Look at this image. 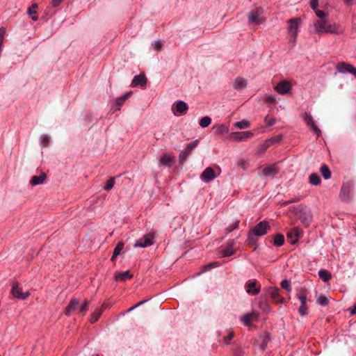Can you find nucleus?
<instances>
[{
    "mask_svg": "<svg viewBox=\"0 0 356 356\" xmlns=\"http://www.w3.org/2000/svg\"><path fill=\"white\" fill-rule=\"evenodd\" d=\"M270 229L268 222L266 220L261 221L254 227L250 229L248 233L247 243L250 247L257 248V241L259 237L266 234Z\"/></svg>",
    "mask_w": 356,
    "mask_h": 356,
    "instance_id": "f257e3e1",
    "label": "nucleus"
},
{
    "mask_svg": "<svg viewBox=\"0 0 356 356\" xmlns=\"http://www.w3.org/2000/svg\"><path fill=\"white\" fill-rule=\"evenodd\" d=\"M315 31L317 33H336L337 28L334 24L330 21L321 19L314 23Z\"/></svg>",
    "mask_w": 356,
    "mask_h": 356,
    "instance_id": "f03ea898",
    "label": "nucleus"
},
{
    "mask_svg": "<svg viewBox=\"0 0 356 356\" xmlns=\"http://www.w3.org/2000/svg\"><path fill=\"white\" fill-rule=\"evenodd\" d=\"M248 18L249 24L256 26L264 23L266 20L264 17V10L261 8L251 10L248 15Z\"/></svg>",
    "mask_w": 356,
    "mask_h": 356,
    "instance_id": "7ed1b4c3",
    "label": "nucleus"
},
{
    "mask_svg": "<svg viewBox=\"0 0 356 356\" xmlns=\"http://www.w3.org/2000/svg\"><path fill=\"white\" fill-rule=\"evenodd\" d=\"M355 189V183L353 180L344 182L341 186L340 196L344 200H348L351 198V193Z\"/></svg>",
    "mask_w": 356,
    "mask_h": 356,
    "instance_id": "20e7f679",
    "label": "nucleus"
},
{
    "mask_svg": "<svg viewBox=\"0 0 356 356\" xmlns=\"http://www.w3.org/2000/svg\"><path fill=\"white\" fill-rule=\"evenodd\" d=\"M297 297L300 301L298 312L301 316H305L308 313V307L307 306V290L302 288L297 294Z\"/></svg>",
    "mask_w": 356,
    "mask_h": 356,
    "instance_id": "39448f33",
    "label": "nucleus"
},
{
    "mask_svg": "<svg viewBox=\"0 0 356 356\" xmlns=\"http://www.w3.org/2000/svg\"><path fill=\"white\" fill-rule=\"evenodd\" d=\"M245 291L252 296L257 295L261 291V284L256 280H250L245 284Z\"/></svg>",
    "mask_w": 356,
    "mask_h": 356,
    "instance_id": "423d86ee",
    "label": "nucleus"
},
{
    "mask_svg": "<svg viewBox=\"0 0 356 356\" xmlns=\"http://www.w3.org/2000/svg\"><path fill=\"white\" fill-rule=\"evenodd\" d=\"M198 143V140L191 142L187 145V147L184 151L181 152L179 157V163L181 165H183L184 163L188 159L192 151L197 147Z\"/></svg>",
    "mask_w": 356,
    "mask_h": 356,
    "instance_id": "0eeeda50",
    "label": "nucleus"
},
{
    "mask_svg": "<svg viewBox=\"0 0 356 356\" xmlns=\"http://www.w3.org/2000/svg\"><path fill=\"white\" fill-rule=\"evenodd\" d=\"M12 295L19 299L25 300L30 296V293L29 291L23 292L22 289L19 287L17 282H13L11 289Z\"/></svg>",
    "mask_w": 356,
    "mask_h": 356,
    "instance_id": "6e6552de",
    "label": "nucleus"
},
{
    "mask_svg": "<svg viewBox=\"0 0 356 356\" xmlns=\"http://www.w3.org/2000/svg\"><path fill=\"white\" fill-rule=\"evenodd\" d=\"M253 135V132L250 131L241 132H232L229 135V138L234 141H243L246 140L248 138L252 137Z\"/></svg>",
    "mask_w": 356,
    "mask_h": 356,
    "instance_id": "1a4fd4ad",
    "label": "nucleus"
},
{
    "mask_svg": "<svg viewBox=\"0 0 356 356\" xmlns=\"http://www.w3.org/2000/svg\"><path fill=\"white\" fill-rule=\"evenodd\" d=\"M336 69L340 73L348 72L356 77V67L349 63L345 62L339 63Z\"/></svg>",
    "mask_w": 356,
    "mask_h": 356,
    "instance_id": "9d476101",
    "label": "nucleus"
},
{
    "mask_svg": "<svg viewBox=\"0 0 356 356\" xmlns=\"http://www.w3.org/2000/svg\"><path fill=\"white\" fill-rule=\"evenodd\" d=\"M153 240H154V235L151 233H149V234L145 235L143 238L136 241V242L134 244V247H141V248L148 247L153 244V243H154Z\"/></svg>",
    "mask_w": 356,
    "mask_h": 356,
    "instance_id": "9b49d317",
    "label": "nucleus"
},
{
    "mask_svg": "<svg viewBox=\"0 0 356 356\" xmlns=\"http://www.w3.org/2000/svg\"><path fill=\"white\" fill-rule=\"evenodd\" d=\"M268 294L275 303H284L285 299L280 295L279 289L276 287H269L267 289Z\"/></svg>",
    "mask_w": 356,
    "mask_h": 356,
    "instance_id": "f8f14e48",
    "label": "nucleus"
},
{
    "mask_svg": "<svg viewBox=\"0 0 356 356\" xmlns=\"http://www.w3.org/2000/svg\"><path fill=\"white\" fill-rule=\"evenodd\" d=\"M289 33L292 38L293 42H295L297 36V29L298 26V19L293 18L289 21Z\"/></svg>",
    "mask_w": 356,
    "mask_h": 356,
    "instance_id": "ddd939ff",
    "label": "nucleus"
},
{
    "mask_svg": "<svg viewBox=\"0 0 356 356\" xmlns=\"http://www.w3.org/2000/svg\"><path fill=\"white\" fill-rule=\"evenodd\" d=\"M275 90L282 95L288 93L291 89V83L287 81H281L275 86Z\"/></svg>",
    "mask_w": 356,
    "mask_h": 356,
    "instance_id": "4468645a",
    "label": "nucleus"
},
{
    "mask_svg": "<svg viewBox=\"0 0 356 356\" xmlns=\"http://www.w3.org/2000/svg\"><path fill=\"white\" fill-rule=\"evenodd\" d=\"M216 177L215 172L211 167L207 168L200 175V178L205 182H209Z\"/></svg>",
    "mask_w": 356,
    "mask_h": 356,
    "instance_id": "2eb2a0df",
    "label": "nucleus"
},
{
    "mask_svg": "<svg viewBox=\"0 0 356 356\" xmlns=\"http://www.w3.org/2000/svg\"><path fill=\"white\" fill-rule=\"evenodd\" d=\"M301 235V231L298 227H294L288 232L286 236L291 240V244H295Z\"/></svg>",
    "mask_w": 356,
    "mask_h": 356,
    "instance_id": "dca6fc26",
    "label": "nucleus"
},
{
    "mask_svg": "<svg viewBox=\"0 0 356 356\" xmlns=\"http://www.w3.org/2000/svg\"><path fill=\"white\" fill-rule=\"evenodd\" d=\"M147 81V79L145 75L144 74H140L134 77L131 86L132 87H135L140 85V86L144 87L145 86Z\"/></svg>",
    "mask_w": 356,
    "mask_h": 356,
    "instance_id": "f3484780",
    "label": "nucleus"
},
{
    "mask_svg": "<svg viewBox=\"0 0 356 356\" xmlns=\"http://www.w3.org/2000/svg\"><path fill=\"white\" fill-rule=\"evenodd\" d=\"M133 277V275L129 270L124 272H116L114 275V278L116 281L126 282L128 280H131Z\"/></svg>",
    "mask_w": 356,
    "mask_h": 356,
    "instance_id": "a211bd4d",
    "label": "nucleus"
},
{
    "mask_svg": "<svg viewBox=\"0 0 356 356\" xmlns=\"http://www.w3.org/2000/svg\"><path fill=\"white\" fill-rule=\"evenodd\" d=\"M79 305V300L76 298H72L65 309L64 313L66 316H70L75 311Z\"/></svg>",
    "mask_w": 356,
    "mask_h": 356,
    "instance_id": "6ab92c4d",
    "label": "nucleus"
},
{
    "mask_svg": "<svg viewBox=\"0 0 356 356\" xmlns=\"http://www.w3.org/2000/svg\"><path fill=\"white\" fill-rule=\"evenodd\" d=\"M279 172V168L276 164L270 165L263 169V175L266 177H273Z\"/></svg>",
    "mask_w": 356,
    "mask_h": 356,
    "instance_id": "aec40b11",
    "label": "nucleus"
},
{
    "mask_svg": "<svg viewBox=\"0 0 356 356\" xmlns=\"http://www.w3.org/2000/svg\"><path fill=\"white\" fill-rule=\"evenodd\" d=\"M175 163V157L171 154H163L160 159V164L170 167Z\"/></svg>",
    "mask_w": 356,
    "mask_h": 356,
    "instance_id": "412c9836",
    "label": "nucleus"
},
{
    "mask_svg": "<svg viewBox=\"0 0 356 356\" xmlns=\"http://www.w3.org/2000/svg\"><path fill=\"white\" fill-rule=\"evenodd\" d=\"M105 308V305H102L100 307H97L95 309L92 314L90 315V324L94 323L99 320Z\"/></svg>",
    "mask_w": 356,
    "mask_h": 356,
    "instance_id": "4be33fe9",
    "label": "nucleus"
},
{
    "mask_svg": "<svg viewBox=\"0 0 356 356\" xmlns=\"http://www.w3.org/2000/svg\"><path fill=\"white\" fill-rule=\"evenodd\" d=\"M268 238H271L272 242L275 246L280 247L284 243V237L282 234H277L270 236Z\"/></svg>",
    "mask_w": 356,
    "mask_h": 356,
    "instance_id": "5701e85b",
    "label": "nucleus"
},
{
    "mask_svg": "<svg viewBox=\"0 0 356 356\" xmlns=\"http://www.w3.org/2000/svg\"><path fill=\"white\" fill-rule=\"evenodd\" d=\"M46 179H47L46 174L44 172H42L38 176H33L30 181V184L32 186H36V185L44 183V181L46 180Z\"/></svg>",
    "mask_w": 356,
    "mask_h": 356,
    "instance_id": "b1692460",
    "label": "nucleus"
},
{
    "mask_svg": "<svg viewBox=\"0 0 356 356\" xmlns=\"http://www.w3.org/2000/svg\"><path fill=\"white\" fill-rule=\"evenodd\" d=\"M234 88L237 90H241L247 86V81L242 77H237L234 82Z\"/></svg>",
    "mask_w": 356,
    "mask_h": 356,
    "instance_id": "393cba45",
    "label": "nucleus"
},
{
    "mask_svg": "<svg viewBox=\"0 0 356 356\" xmlns=\"http://www.w3.org/2000/svg\"><path fill=\"white\" fill-rule=\"evenodd\" d=\"M176 106V111L181 115H184L188 111V105L183 101H178L175 104Z\"/></svg>",
    "mask_w": 356,
    "mask_h": 356,
    "instance_id": "a878e982",
    "label": "nucleus"
},
{
    "mask_svg": "<svg viewBox=\"0 0 356 356\" xmlns=\"http://www.w3.org/2000/svg\"><path fill=\"white\" fill-rule=\"evenodd\" d=\"M38 4L33 3L31 7L28 8L27 13L31 16V19L33 21H37L38 19V16L37 13Z\"/></svg>",
    "mask_w": 356,
    "mask_h": 356,
    "instance_id": "bb28decb",
    "label": "nucleus"
},
{
    "mask_svg": "<svg viewBox=\"0 0 356 356\" xmlns=\"http://www.w3.org/2000/svg\"><path fill=\"white\" fill-rule=\"evenodd\" d=\"M234 244V241L232 240V241H229L228 245L223 249L222 254L224 257L231 256L235 252V250L233 248Z\"/></svg>",
    "mask_w": 356,
    "mask_h": 356,
    "instance_id": "cd10ccee",
    "label": "nucleus"
},
{
    "mask_svg": "<svg viewBox=\"0 0 356 356\" xmlns=\"http://www.w3.org/2000/svg\"><path fill=\"white\" fill-rule=\"evenodd\" d=\"M124 248V243L123 242H119L117 245L115 246V248H114V250H113V255L111 257V260L112 261H115V259H116V257L120 254L122 250H123Z\"/></svg>",
    "mask_w": 356,
    "mask_h": 356,
    "instance_id": "c85d7f7f",
    "label": "nucleus"
},
{
    "mask_svg": "<svg viewBox=\"0 0 356 356\" xmlns=\"http://www.w3.org/2000/svg\"><path fill=\"white\" fill-rule=\"evenodd\" d=\"M300 218L301 220V221L302 222V223L305 225V226H308L309 225V223L311 222L312 220V216L310 215V213L308 210L305 209L302 213L300 216Z\"/></svg>",
    "mask_w": 356,
    "mask_h": 356,
    "instance_id": "c756f323",
    "label": "nucleus"
},
{
    "mask_svg": "<svg viewBox=\"0 0 356 356\" xmlns=\"http://www.w3.org/2000/svg\"><path fill=\"white\" fill-rule=\"evenodd\" d=\"M318 276L323 282H328L331 279V273L325 269L318 271Z\"/></svg>",
    "mask_w": 356,
    "mask_h": 356,
    "instance_id": "7c9ffc66",
    "label": "nucleus"
},
{
    "mask_svg": "<svg viewBox=\"0 0 356 356\" xmlns=\"http://www.w3.org/2000/svg\"><path fill=\"white\" fill-rule=\"evenodd\" d=\"M215 133L218 135H224L228 133L229 129L225 124H220L216 127H214Z\"/></svg>",
    "mask_w": 356,
    "mask_h": 356,
    "instance_id": "2f4dec72",
    "label": "nucleus"
},
{
    "mask_svg": "<svg viewBox=\"0 0 356 356\" xmlns=\"http://www.w3.org/2000/svg\"><path fill=\"white\" fill-rule=\"evenodd\" d=\"M131 94H132V92L129 91V92H127L126 94H124V95L117 98L115 100L116 104L119 107H120L124 103V102L131 95ZM118 109L119 110L120 108H118Z\"/></svg>",
    "mask_w": 356,
    "mask_h": 356,
    "instance_id": "473e14b6",
    "label": "nucleus"
},
{
    "mask_svg": "<svg viewBox=\"0 0 356 356\" xmlns=\"http://www.w3.org/2000/svg\"><path fill=\"white\" fill-rule=\"evenodd\" d=\"M321 172L322 174V176L325 179H328L331 177V171L330 170L328 166L325 164L323 165L321 167Z\"/></svg>",
    "mask_w": 356,
    "mask_h": 356,
    "instance_id": "72a5a7b5",
    "label": "nucleus"
},
{
    "mask_svg": "<svg viewBox=\"0 0 356 356\" xmlns=\"http://www.w3.org/2000/svg\"><path fill=\"white\" fill-rule=\"evenodd\" d=\"M250 123L249 121L246 120H243L240 122H236L234 123V127H237L240 129H243L250 127Z\"/></svg>",
    "mask_w": 356,
    "mask_h": 356,
    "instance_id": "f704fd0d",
    "label": "nucleus"
},
{
    "mask_svg": "<svg viewBox=\"0 0 356 356\" xmlns=\"http://www.w3.org/2000/svg\"><path fill=\"white\" fill-rule=\"evenodd\" d=\"M309 182L312 185L317 186L321 183V179L316 173H312L309 175Z\"/></svg>",
    "mask_w": 356,
    "mask_h": 356,
    "instance_id": "c9c22d12",
    "label": "nucleus"
},
{
    "mask_svg": "<svg viewBox=\"0 0 356 356\" xmlns=\"http://www.w3.org/2000/svg\"><path fill=\"white\" fill-rule=\"evenodd\" d=\"M211 122V118L209 116H204L202 118L199 122V124L201 127H207Z\"/></svg>",
    "mask_w": 356,
    "mask_h": 356,
    "instance_id": "e433bc0d",
    "label": "nucleus"
},
{
    "mask_svg": "<svg viewBox=\"0 0 356 356\" xmlns=\"http://www.w3.org/2000/svg\"><path fill=\"white\" fill-rule=\"evenodd\" d=\"M255 316L254 313L246 314L242 317V321L246 325H249L251 323L252 318Z\"/></svg>",
    "mask_w": 356,
    "mask_h": 356,
    "instance_id": "4c0bfd02",
    "label": "nucleus"
},
{
    "mask_svg": "<svg viewBox=\"0 0 356 356\" xmlns=\"http://www.w3.org/2000/svg\"><path fill=\"white\" fill-rule=\"evenodd\" d=\"M316 302L318 305H320L321 306H326L329 303V300L325 296L320 295L318 297Z\"/></svg>",
    "mask_w": 356,
    "mask_h": 356,
    "instance_id": "58836bf2",
    "label": "nucleus"
},
{
    "mask_svg": "<svg viewBox=\"0 0 356 356\" xmlns=\"http://www.w3.org/2000/svg\"><path fill=\"white\" fill-rule=\"evenodd\" d=\"M303 119L306 123V124L309 127L310 126H312V124H314V120H313V118L312 116L307 113H305L304 115H303Z\"/></svg>",
    "mask_w": 356,
    "mask_h": 356,
    "instance_id": "ea45409f",
    "label": "nucleus"
},
{
    "mask_svg": "<svg viewBox=\"0 0 356 356\" xmlns=\"http://www.w3.org/2000/svg\"><path fill=\"white\" fill-rule=\"evenodd\" d=\"M115 178L114 177H111L109 179L106 181V183L105 186H104V188L106 191H110L115 184Z\"/></svg>",
    "mask_w": 356,
    "mask_h": 356,
    "instance_id": "a19ab883",
    "label": "nucleus"
},
{
    "mask_svg": "<svg viewBox=\"0 0 356 356\" xmlns=\"http://www.w3.org/2000/svg\"><path fill=\"white\" fill-rule=\"evenodd\" d=\"M259 307L265 312H268L270 310V305L268 300L266 299L261 300L259 302Z\"/></svg>",
    "mask_w": 356,
    "mask_h": 356,
    "instance_id": "79ce46f5",
    "label": "nucleus"
},
{
    "mask_svg": "<svg viewBox=\"0 0 356 356\" xmlns=\"http://www.w3.org/2000/svg\"><path fill=\"white\" fill-rule=\"evenodd\" d=\"M280 285L282 289L286 290L288 292L291 291V286L290 282L288 280H282L281 282Z\"/></svg>",
    "mask_w": 356,
    "mask_h": 356,
    "instance_id": "37998d69",
    "label": "nucleus"
},
{
    "mask_svg": "<svg viewBox=\"0 0 356 356\" xmlns=\"http://www.w3.org/2000/svg\"><path fill=\"white\" fill-rule=\"evenodd\" d=\"M234 336V332L230 331L229 332V334L227 336L224 337V338H223V341H224L225 343L227 345L229 344L230 341L233 339Z\"/></svg>",
    "mask_w": 356,
    "mask_h": 356,
    "instance_id": "c03bdc74",
    "label": "nucleus"
},
{
    "mask_svg": "<svg viewBox=\"0 0 356 356\" xmlns=\"http://www.w3.org/2000/svg\"><path fill=\"white\" fill-rule=\"evenodd\" d=\"M282 139V135H278L274 137L270 138L269 140H270L272 145L275 143H279Z\"/></svg>",
    "mask_w": 356,
    "mask_h": 356,
    "instance_id": "a18cd8bd",
    "label": "nucleus"
},
{
    "mask_svg": "<svg viewBox=\"0 0 356 356\" xmlns=\"http://www.w3.org/2000/svg\"><path fill=\"white\" fill-rule=\"evenodd\" d=\"M265 122L266 123V125L267 126H272L275 123V118H269L268 116L266 117L265 118Z\"/></svg>",
    "mask_w": 356,
    "mask_h": 356,
    "instance_id": "49530a36",
    "label": "nucleus"
},
{
    "mask_svg": "<svg viewBox=\"0 0 356 356\" xmlns=\"http://www.w3.org/2000/svg\"><path fill=\"white\" fill-rule=\"evenodd\" d=\"M309 128L312 129L313 131L317 134L318 136L321 135V131L315 124L310 126Z\"/></svg>",
    "mask_w": 356,
    "mask_h": 356,
    "instance_id": "de8ad7c7",
    "label": "nucleus"
},
{
    "mask_svg": "<svg viewBox=\"0 0 356 356\" xmlns=\"http://www.w3.org/2000/svg\"><path fill=\"white\" fill-rule=\"evenodd\" d=\"M238 224H239V220H236L235 222H234V226H232V227H229L227 228V232H232L233 230L237 229L238 227Z\"/></svg>",
    "mask_w": 356,
    "mask_h": 356,
    "instance_id": "09e8293b",
    "label": "nucleus"
},
{
    "mask_svg": "<svg viewBox=\"0 0 356 356\" xmlns=\"http://www.w3.org/2000/svg\"><path fill=\"white\" fill-rule=\"evenodd\" d=\"M318 6V0H311L310 1V6L314 10H316L317 9Z\"/></svg>",
    "mask_w": 356,
    "mask_h": 356,
    "instance_id": "8fccbe9b",
    "label": "nucleus"
},
{
    "mask_svg": "<svg viewBox=\"0 0 356 356\" xmlns=\"http://www.w3.org/2000/svg\"><path fill=\"white\" fill-rule=\"evenodd\" d=\"M315 13H316V15L319 17V18H323L325 16V13L323 10H318L316 9L315 10Z\"/></svg>",
    "mask_w": 356,
    "mask_h": 356,
    "instance_id": "3c124183",
    "label": "nucleus"
},
{
    "mask_svg": "<svg viewBox=\"0 0 356 356\" xmlns=\"http://www.w3.org/2000/svg\"><path fill=\"white\" fill-rule=\"evenodd\" d=\"M88 303L86 301L81 305L79 312L81 313L83 315L85 314L86 308H87Z\"/></svg>",
    "mask_w": 356,
    "mask_h": 356,
    "instance_id": "603ef678",
    "label": "nucleus"
},
{
    "mask_svg": "<svg viewBox=\"0 0 356 356\" xmlns=\"http://www.w3.org/2000/svg\"><path fill=\"white\" fill-rule=\"evenodd\" d=\"M64 0H52L51 1V6L53 7H57Z\"/></svg>",
    "mask_w": 356,
    "mask_h": 356,
    "instance_id": "864d4df0",
    "label": "nucleus"
},
{
    "mask_svg": "<svg viewBox=\"0 0 356 356\" xmlns=\"http://www.w3.org/2000/svg\"><path fill=\"white\" fill-rule=\"evenodd\" d=\"M42 142L47 145L49 141V137L47 135H43L42 136Z\"/></svg>",
    "mask_w": 356,
    "mask_h": 356,
    "instance_id": "5fc2aeb1",
    "label": "nucleus"
},
{
    "mask_svg": "<svg viewBox=\"0 0 356 356\" xmlns=\"http://www.w3.org/2000/svg\"><path fill=\"white\" fill-rule=\"evenodd\" d=\"M275 102V98L273 96H268L266 97V102L268 103H274Z\"/></svg>",
    "mask_w": 356,
    "mask_h": 356,
    "instance_id": "6e6d98bb",
    "label": "nucleus"
},
{
    "mask_svg": "<svg viewBox=\"0 0 356 356\" xmlns=\"http://www.w3.org/2000/svg\"><path fill=\"white\" fill-rule=\"evenodd\" d=\"M162 44L160 42H156L154 44L155 49L160 51L161 49Z\"/></svg>",
    "mask_w": 356,
    "mask_h": 356,
    "instance_id": "4d7b16f0",
    "label": "nucleus"
},
{
    "mask_svg": "<svg viewBox=\"0 0 356 356\" xmlns=\"http://www.w3.org/2000/svg\"><path fill=\"white\" fill-rule=\"evenodd\" d=\"M243 355V351L241 349H236L234 351V356H242Z\"/></svg>",
    "mask_w": 356,
    "mask_h": 356,
    "instance_id": "13d9d810",
    "label": "nucleus"
},
{
    "mask_svg": "<svg viewBox=\"0 0 356 356\" xmlns=\"http://www.w3.org/2000/svg\"><path fill=\"white\" fill-rule=\"evenodd\" d=\"M348 310L350 312L351 314H356V304L353 305V308L350 307Z\"/></svg>",
    "mask_w": 356,
    "mask_h": 356,
    "instance_id": "bf43d9fd",
    "label": "nucleus"
},
{
    "mask_svg": "<svg viewBox=\"0 0 356 356\" xmlns=\"http://www.w3.org/2000/svg\"><path fill=\"white\" fill-rule=\"evenodd\" d=\"M145 301L143 300V301H141L138 303H137L136 305H135L134 306L131 307V308L129 309V311H131L133 310L134 309L136 308L137 307H138L139 305L143 304Z\"/></svg>",
    "mask_w": 356,
    "mask_h": 356,
    "instance_id": "052dcab7",
    "label": "nucleus"
},
{
    "mask_svg": "<svg viewBox=\"0 0 356 356\" xmlns=\"http://www.w3.org/2000/svg\"><path fill=\"white\" fill-rule=\"evenodd\" d=\"M265 145V148H268L269 147H270V145H272L270 140L268 139V140H266L264 144Z\"/></svg>",
    "mask_w": 356,
    "mask_h": 356,
    "instance_id": "680f3d73",
    "label": "nucleus"
},
{
    "mask_svg": "<svg viewBox=\"0 0 356 356\" xmlns=\"http://www.w3.org/2000/svg\"><path fill=\"white\" fill-rule=\"evenodd\" d=\"M214 266H216L215 263H211V264H208L207 266H206V268H211L214 267Z\"/></svg>",
    "mask_w": 356,
    "mask_h": 356,
    "instance_id": "e2e57ef3",
    "label": "nucleus"
},
{
    "mask_svg": "<svg viewBox=\"0 0 356 356\" xmlns=\"http://www.w3.org/2000/svg\"><path fill=\"white\" fill-rule=\"evenodd\" d=\"M267 149V148H265V145H263L262 147H261V152H265L266 150Z\"/></svg>",
    "mask_w": 356,
    "mask_h": 356,
    "instance_id": "0e129e2a",
    "label": "nucleus"
},
{
    "mask_svg": "<svg viewBox=\"0 0 356 356\" xmlns=\"http://www.w3.org/2000/svg\"><path fill=\"white\" fill-rule=\"evenodd\" d=\"M293 200L289 201V203L293 202Z\"/></svg>",
    "mask_w": 356,
    "mask_h": 356,
    "instance_id": "69168bd1",
    "label": "nucleus"
}]
</instances>
